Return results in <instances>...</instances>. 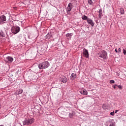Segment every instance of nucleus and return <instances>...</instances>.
Masks as SVG:
<instances>
[{
  "label": "nucleus",
  "mask_w": 126,
  "mask_h": 126,
  "mask_svg": "<svg viewBox=\"0 0 126 126\" xmlns=\"http://www.w3.org/2000/svg\"><path fill=\"white\" fill-rule=\"evenodd\" d=\"M88 2L89 4H92V0H88Z\"/></svg>",
  "instance_id": "obj_24"
},
{
  "label": "nucleus",
  "mask_w": 126,
  "mask_h": 126,
  "mask_svg": "<svg viewBox=\"0 0 126 126\" xmlns=\"http://www.w3.org/2000/svg\"><path fill=\"white\" fill-rule=\"evenodd\" d=\"M83 56L86 59H88L89 58V53H88V50L86 49H84L83 50Z\"/></svg>",
  "instance_id": "obj_8"
},
{
  "label": "nucleus",
  "mask_w": 126,
  "mask_h": 126,
  "mask_svg": "<svg viewBox=\"0 0 126 126\" xmlns=\"http://www.w3.org/2000/svg\"><path fill=\"white\" fill-rule=\"evenodd\" d=\"M74 111H72L71 113H70L68 115L69 118H70V119H72L73 118V116H74Z\"/></svg>",
  "instance_id": "obj_14"
},
{
  "label": "nucleus",
  "mask_w": 126,
  "mask_h": 126,
  "mask_svg": "<svg viewBox=\"0 0 126 126\" xmlns=\"http://www.w3.org/2000/svg\"><path fill=\"white\" fill-rule=\"evenodd\" d=\"M87 23H88L90 25H91L92 27L94 26V22L91 18H88L87 21Z\"/></svg>",
  "instance_id": "obj_9"
},
{
  "label": "nucleus",
  "mask_w": 126,
  "mask_h": 126,
  "mask_svg": "<svg viewBox=\"0 0 126 126\" xmlns=\"http://www.w3.org/2000/svg\"><path fill=\"white\" fill-rule=\"evenodd\" d=\"M37 66L39 69H46V68H48L50 66V63L48 61H45L38 63Z\"/></svg>",
  "instance_id": "obj_1"
},
{
  "label": "nucleus",
  "mask_w": 126,
  "mask_h": 126,
  "mask_svg": "<svg viewBox=\"0 0 126 126\" xmlns=\"http://www.w3.org/2000/svg\"><path fill=\"white\" fill-rule=\"evenodd\" d=\"M98 18H99V19H101V17H102V9H99L98 11Z\"/></svg>",
  "instance_id": "obj_13"
},
{
  "label": "nucleus",
  "mask_w": 126,
  "mask_h": 126,
  "mask_svg": "<svg viewBox=\"0 0 126 126\" xmlns=\"http://www.w3.org/2000/svg\"><path fill=\"white\" fill-rule=\"evenodd\" d=\"M34 123V119L31 118V119H26L23 122V124L24 126H28L29 125H31Z\"/></svg>",
  "instance_id": "obj_3"
},
{
  "label": "nucleus",
  "mask_w": 126,
  "mask_h": 126,
  "mask_svg": "<svg viewBox=\"0 0 126 126\" xmlns=\"http://www.w3.org/2000/svg\"><path fill=\"white\" fill-rule=\"evenodd\" d=\"M22 93H23V90H22V89H20L18 92L17 95L22 94Z\"/></svg>",
  "instance_id": "obj_16"
},
{
  "label": "nucleus",
  "mask_w": 126,
  "mask_h": 126,
  "mask_svg": "<svg viewBox=\"0 0 126 126\" xmlns=\"http://www.w3.org/2000/svg\"><path fill=\"white\" fill-rule=\"evenodd\" d=\"M0 126H4L3 125H0Z\"/></svg>",
  "instance_id": "obj_32"
},
{
  "label": "nucleus",
  "mask_w": 126,
  "mask_h": 126,
  "mask_svg": "<svg viewBox=\"0 0 126 126\" xmlns=\"http://www.w3.org/2000/svg\"><path fill=\"white\" fill-rule=\"evenodd\" d=\"M110 84L115 83V81L114 80H110Z\"/></svg>",
  "instance_id": "obj_25"
},
{
  "label": "nucleus",
  "mask_w": 126,
  "mask_h": 126,
  "mask_svg": "<svg viewBox=\"0 0 126 126\" xmlns=\"http://www.w3.org/2000/svg\"><path fill=\"white\" fill-rule=\"evenodd\" d=\"M80 93H81V94H82V95H87V94H88V92H87V91H86V90L84 89H82V90H81L80 91Z\"/></svg>",
  "instance_id": "obj_11"
},
{
  "label": "nucleus",
  "mask_w": 126,
  "mask_h": 126,
  "mask_svg": "<svg viewBox=\"0 0 126 126\" xmlns=\"http://www.w3.org/2000/svg\"><path fill=\"white\" fill-rule=\"evenodd\" d=\"M115 51L116 52V53H119L118 51V49H116L115 50Z\"/></svg>",
  "instance_id": "obj_30"
},
{
  "label": "nucleus",
  "mask_w": 126,
  "mask_h": 126,
  "mask_svg": "<svg viewBox=\"0 0 126 126\" xmlns=\"http://www.w3.org/2000/svg\"><path fill=\"white\" fill-rule=\"evenodd\" d=\"M62 82H63V83H66V82H67V78H66V77H64L62 78Z\"/></svg>",
  "instance_id": "obj_15"
},
{
  "label": "nucleus",
  "mask_w": 126,
  "mask_h": 126,
  "mask_svg": "<svg viewBox=\"0 0 126 126\" xmlns=\"http://www.w3.org/2000/svg\"><path fill=\"white\" fill-rule=\"evenodd\" d=\"M107 52L104 50L97 52V56L98 58H101V59H103V60H106V59H107Z\"/></svg>",
  "instance_id": "obj_2"
},
{
  "label": "nucleus",
  "mask_w": 126,
  "mask_h": 126,
  "mask_svg": "<svg viewBox=\"0 0 126 126\" xmlns=\"http://www.w3.org/2000/svg\"><path fill=\"white\" fill-rule=\"evenodd\" d=\"M73 6V4L72 3H69L68 4V6L66 7V11L67 14H70V11H71V9H72Z\"/></svg>",
  "instance_id": "obj_4"
},
{
  "label": "nucleus",
  "mask_w": 126,
  "mask_h": 126,
  "mask_svg": "<svg viewBox=\"0 0 126 126\" xmlns=\"http://www.w3.org/2000/svg\"><path fill=\"white\" fill-rule=\"evenodd\" d=\"M6 21V17L4 15L0 16V24H3Z\"/></svg>",
  "instance_id": "obj_7"
},
{
  "label": "nucleus",
  "mask_w": 126,
  "mask_h": 126,
  "mask_svg": "<svg viewBox=\"0 0 126 126\" xmlns=\"http://www.w3.org/2000/svg\"><path fill=\"white\" fill-rule=\"evenodd\" d=\"M111 116H114L115 115V111H113L112 112L110 113Z\"/></svg>",
  "instance_id": "obj_26"
},
{
  "label": "nucleus",
  "mask_w": 126,
  "mask_h": 126,
  "mask_svg": "<svg viewBox=\"0 0 126 126\" xmlns=\"http://www.w3.org/2000/svg\"><path fill=\"white\" fill-rule=\"evenodd\" d=\"M123 54L124 55H126V48L123 49Z\"/></svg>",
  "instance_id": "obj_21"
},
{
  "label": "nucleus",
  "mask_w": 126,
  "mask_h": 126,
  "mask_svg": "<svg viewBox=\"0 0 126 126\" xmlns=\"http://www.w3.org/2000/svg\"><path fill=\"white\" fill-rule=\"evenodd\" d=\"M82 19H83V20H87L88 19V17H87V16H85V15H83L82 17Z\"/></svg>",
  "instance_id": "obj_17"
},
{
  "label": "nucleus",
  "mask_w": 126,
  "mask_h": 126,
  "mask_svg": "<svg viewBox=\"0 0 126 126\" xmlns=\"http://www.w3.org/2000/svg\"><path fill=\"white\" fill-rule=\"evenodd\" d=\"M120 13L121 14H125V10H124V8H120Z\"/></svg>",
  "instance_id": "obj_18"
},
{
  "label": "nucleus",
  "mask_w": 126,
  "mask_h": 126,
  "mask_svg": "<svg viewBox=\"0 0 126 126\" xmlns=\"http://www.w3.org/2000/svg\"><path fill=\"white\" fill-rule=\"evenodd\" d=\"M117 87H118V88H119V89H122L123 87H122L121 85H117Z\"/></svg>",
  "instance_id": "obj_28"
},
{
  "label": "nucleus",
  "mask_w": 126,
  "mask_h": 126,
  "mask_svg": "<svg viewBox=\"0 0 126 126\" xmlns=\"http://www.w3.org/2000/svg\"><path fill=\"white\" fill-rule=\"evenodd\" d=\"M72 35H73L72 33H67L66 34V37H69V36H72Z\"/></svg>",
  "instance_id": "obj_19"
},
{
  "label": "nucleus",
  "mask_w": 126,
  "mask_h": 126,
  "mask_svg": "<svg viewBox=\"0 0 126 126\" xmlns=\"http://www.w3.org/2000/svg\"><path fill=\"white\" fill-rule=\"evenodd\" d=\"M51 37H52V35H51L49 34H47L46 35V37L47 39H50Z\"/></svg>",
  "instance_id": "obj_20"
},
{
  "label": "nucleus",
  "mask_w": 126,
  "mask_h": 126,
  "mask_svg": "<svg viewBox=\"0 0 126 126\" xmlns=\"http://www.w3.org/2000/svg\"><path fill=\"white\" fill-rule=\"evenodd\" d=\"M118 111H119V110H116V111H115V114L117 113V112H118Z\"/></svg>",
  "instance_id": "obj_31"
},
{
  "label": "nucleus",
  "mask_w": 126,
  "mask_h": 126,
  "mask_svg": "<svg viewBox=\"0 0 126 126\" xmlns=\"http://www.w3.org/2000/svg\"><path fill=\"white\" fill-rule=\"evenodd\" d=\"M118 53H121V52H122V49L119 48H118Z\"/></svg>",
  "instance_id": "obj_27"
},
{
  "label": "nucleus",
  "mask_w": 126,
  "mask_h": 126,
  "mask_svg": "<svg viewBox=\"0 0 126 126\" xmlns=\"http://www.w3.org/2000/svg\"><path fill=\"white\" fill-rule=\"evenodd\" d=\"M20 31V28L19 27H12L11 28V32L13 34H17Z\"/></svg>",
  "instance_id": "obj_5"
},
{
  "label": "nucleus",
  "mask_w": 126,
  "mask_h": 126,
  "mask_svg": "<svg viewBox=\"0 0 126 126\" xmlns=\"http://www.w3.org/2000/svg\"><path fill=\"white\" fill-rule=\"evenodd\" d=\"M3 35V32L2 31H0V37H1Z\"/></svg>",
  "instance_id": "obj_23"
},
{
  "label": "nucleus",
  "mask_w": 126,
  "mask_h": 126,
  "mask_svg": "<svg viewBox=\"0 0 126 126\" xmlns=\"http://www.w3.org/2000/svg\"><path fill=\"white\" fill-rule=\"evenodd\" d=\"M4 62H5V63H10L13 62V58L10 56H8L5 58Z\"/></svg>",
  "instance_id": "obj_6"
},
{
  "label": "nucleus",
  "mask_w": 126,
  "mask_h": 126,
  "mask_svg": "<svg viewBox=\"0 0 126 126\" xmlns=\"http://www.w3.org/2000/svg\"><path fill=\"white\" fill-rule=\"evenodd\" d=\"M116 86H118V85H113L114 89H116V88H117V87H116Z\"/></svg>",
  "instance_id": "obj_29"
},
{
  "label": "nucleus",
  "mask_w": 126,
  "mask_h": 126,
  "mask_svg": "<svg viewBox=\"0 0 126 126\" xmlns=\"http://www.w3.org/2000/svg\"><path fill=\"white\" fill-rule=\"evenodd\" d=\"M102 108L105 111H108V110H110V107L109 106V105L107 104H104L102 105Z\"/></svg>",
  "instance_id": "obj_10"
},
{
  "label": "nucleus",
  "mask_w": 126,
  "mask_h": 126,
  "mask_svg": "<svg viewBox=\"0 0 126 126\" xmlns=\"http://www.w3.org/2000/svg\"><path fill=\"white\" fill-rule=\"evenodd\" d=\"M109 126H116V124H115V122H112Z\"/></svg>",
  "instance_id": "obj_22"
},
{
  "label": "nucleus",
  "mask_w": 126,
  "mask_h": 126,
  "mask_svg": "<svg viewBox=\"0 0 126 126\" xmlns=\"http://www.w3.org/2000/svg\"><path fill=\"white\" fill-rule=\"evenodd\" d=\"M120 75V74H118V76Z\"/></svg>",
  "instance_id": "obj_33"
},
{
  "label": "nucleus",
  "mask_w": 126,
  "mask_h": 126,
  "mask_svg": "<svg viewBox=\"0 0 126 126\" xmlns=\"http://www.w3.org/2000/svg\"><path fill=\"white\" fill-rule=\"evenodd\" d=\"M75 78H76V74L72 73L70 76L71 80H75Z\"/></svg>",
  "instance_id": "obj_12"
}]
</instances>
